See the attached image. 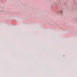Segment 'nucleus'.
Instances as JSON below:
<instances>
[{
	"mask_svg": "<svg viewBox=\"0 0 77 77\" xmlns=\"http://www.w3.org/2000/svg\"><path fill=\"white\" fill-rule=\"evenodd\" d=\"M60 13L61 14H62V11H60Z\"/></svg>",
	"mask_w": 77,
	"mask_h": 77,
	"instance_id": "nucleus-1",
	"label": "nucleus"
}]
</instances>
